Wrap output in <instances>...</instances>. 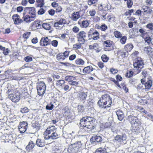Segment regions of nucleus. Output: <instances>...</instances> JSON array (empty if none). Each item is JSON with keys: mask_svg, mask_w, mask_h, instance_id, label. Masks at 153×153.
Instances as JSON below:
<instances>
[{"mask_svg": "<svg viewBox=\"0 0 153 153\" xmlns=\"http://www.w3.org/2000/svg\"><path fill=\"white\" fill-rule=\"evenodd\" d=\"M95 122V119L94 118L91 117H85L81 119L79 124L85 130L88 129L92 130L95 128L94 125Z\"/></svg>", "mask_w": 153, "mask_h": 153, "instance_id": "1", "label": "nucleus"}, {"mask_svg": "<svg viewBox=\"0 0 153 153\" xmlns=\"http://www.w3.org/2000/svg\"><path fill=\"white\" fill-rule=\"evenodd\" d=\"M98 103L100 107L105 108L109 107L112 103L111 98L108 94L103 95L98 101Z\"/></svg>", "mask_w": 153, "mask_h": 153, "instance_id": "2", "label": "nucleus"}, {"mask_svg": "<svg viewBox=\"0 0 153 153\" xmlns=\"http://www.w3.org/2000/svg\"><path fill=\"white\" fill-rule=\"evenodd\" d=\"M128 120L131 125V130L134 132L138 131L139 130L140 125L137 117L134 116H128Z\"/></svg>", "mask_w": 153, "mask_h": 153, "instance_id": "3", "label": "nucleus"}, {"mask_svg": "<svg viewBox=\"0 0 153 153\" xmlns=\"http://www.w3.org/2000/svg\"><path fill=\"white\" fill-rule=\"evenodd\" d=\"M133 65L134 70L136 74H138L141 71V69L143 68V61L140 58H138L134 60Z\"/></svg>", "mask_w": 153, "mask_h": 153, "instance_id": "4", "label": "nucleus"}, {"mask_svg": "<svg viewBox=\"0 0 153 153\" xmlns=\"http://www.w3.org/2000/svg\"><path fill=\"white\" fill-rule=\"evenodd\" d=\"M82 143L81 141H78L74 143H71L67 149H65V153H75L79 151V149L81 147Z\"/></svg>", "mask_w": 153, "mask_h": 153, "instance_id": "5", "label": "nucleus"}, {"mask_svg": "<svg viewBox=\"0 0 153 153\" xmlns=\"http://www.w3.org/2000/svg\"><path fill=\"white\" fill-rule=\"evenodd\" d=\"M127 136L125 134H122V135H117L114 137L113 140L114 143L116 144L118 146H120L121 144H125L126 143Z\"/></svg>", "mask_w": 153, "mask_h": 153, "instance_id": "6", "label": "nucleus"}, {"mask_svg": "<svg viewBox=\"0 0 153 153\" xmlns=\"http://www.w3.org/2000/svg\"><path fill=\"white\" fill-rule=\"evenodd\" d=\"M46 86L43 82H39L37 84V89L38 94L42 96L44 94L46 90Z\"/></svg>", "mask_w": 153, "mask_h": 153, "instance_id": "7", "label": "nucleus"}, {"mask_svg": "<svg viewBox=\"0 0 153 153\" xmlns=\"http://www.w3.org/2000/svg\"><path fill=\"white\" fill-rule=\"evenodd\" d=\"M27 123L26 121H23L20 123L18 128L20 133H23L26 131L27 128Z\"/></svg>", "mask_w": 153, "mask_h": 153, "instance_id": "8", "label": "nucleus"}, {"mask_svg": "<svg viewBox=\"0 0 153 153\" xmlns=\"http://www.w3.org/2000/svg\"><path fill=\"white\" fill-rule=\"evenodd\" d=\"M24 11L28 12L31 14V17L33 19H35L36 17V10L34 7H26L25 8Z\"/></svg>", "mask_w": 153, "mask_h": 153, "instance_id": "9", "label": "nucleus"}, {"mask_svg": "<svg viewBox=\"0 0 153 153\" xmlns=\"http://www.w3.org/2000/svg\"><path fill=\"white\" fill-rule=\"evenodd\" d=\"M59 136L58 131L56 130L50 135H45L44 138L45 140H54L58 138Z\"/></svg>", "mask_w": 153, "mask_h": 153, "instance_id": "10", "label": "nucleus"}, {"mask_svg": "<svg viewBox=\"0 0 153 153\" xmlns=\"http://www.w3.org/2000/svg\"><path fill=\"white\" fill-rule=\"evenodd\" d=\"M104 47V50L105 51H109L112 50L111 42L110 40H106L103 42Z\"/></svg>", "mask_w": 153, "mask_h": 153, "instance_id": "11", "label": "nucleus"}, {"mask_svg": "<svg viewBox=\"0 0 153 153\" xmlns=\"http://www.w3.org/2000/svg\"><path fill=\"white\" fill-rule=\"evenodd\" d=\"M51 40L48 37H42L40 42V45L42 46H46L50 44Z\"/></svg>", "mask_w": 153, "mask_h": 153, "instance_id": "12", "label": "nucleus"}, {"mask_svg": "<svg viewBox=\"0 0 153 153\" xmlns=\"http://www.w3.org/2000/svg\"><path fill=\"white\" fill-rule=\"evenodd\" d=\"M8 97L13 102H17L20 99V96L19 95L14 94H10Z\"/></svg>", "mask_w": 153, "mask_h": 153, "instance_id": "13", "label": "nucleus"}, {"mask_svg": "<svg viewBox=\"0 0 153 153\" xmlns=\"http://www.w3.org/2000/svg\"><path fill=\"white\" fill-rule=\"evenodd\" d=\"M25 12L23 13V16L22 18L23 20V22L25 21L27 23H30L31 22L34 20L35 19H33L31 17V16H30L29 15H25Z\"/></svg>", "mask_w": 153, "mask_h": 153, "instance_id": "14", "label": "nucleus"}, {"mask_svg": "<svg viewBox=\"0 0 153 153\" xmlns=\"http://www.w3.org/2000/svg\"><path fill=\"white\" fill-rule=\"evenodd\" d=\"M56 130V128L54 126H49L46 129L45 132V135L51 134Z\"/></svg>", "mask_w": 153, "mask_h": 153, "instance_id": "15", "label": "nucleus"}, {"mask_svg": "<svg viewBox=\"0 0 153 153\" xmlns=\"http://www.w3.org/2000/svg\"><path fill=\"white\" fill-rule=\"evenodd\" d=\"M102 140L101 137L100 136L95 135L93 136L90 139V141L91 142H99L101 141Z\"/></svg>", "mask_w": 153, "mask_h": 153, "instance_id": "16", "label": "nucleus"}, {"mask_svg": "<svg viewBox=\"0 0 153 153\" xmlns=\"http://www.w3.org/2000/svg\"><path fill=\"white\" fill-rule=\"evenodd\" d=\"M118 119L120 120H122L124 117V115L123 112L120 110H118L116 112Z\"/></svg>", "mask_w": 153, "mask_h": 153, "instance_id": "17", "label": "nucleus"}, {"mask_svg": "<svg viewBox=\"0 0 153 153\" xmlns=\"http://www.w3.org/2000/svg\"><path fill=\"white\" fill-rule=\"evenodd\" d=\"M78 97L81 100L84 102L87 97V92H80L78 94Z\"/></svg>", "mask_w": 153, "mask_h": 153, "instance_id": "18", "label": "nucleus"}, {"mask_svg": "<svg viewBox=\"0 0 153 153\" xmlns=\"http://www.w3.org/2000/svg\"><path fill=\"white\" fill-rule=\"evenodd\" d=\"M152 80H149L148 78L147 79V80L145 84V88L147 89V91H149L150 88L152 87Z\"/></svg>", "mask_w": 153, "mask_h": 153, "instance_id": "19", "label": "nucleus"}, {"mask_svg": "<svg viewBox=\"0 0 153 153\" xmlns=\"http://www.w3.org/2000/svg\"><path fill=\"white\" fill-rule=\"evenodd\" d=\"M93 70V68L91 66H88L85 68L83 70V72L84 74H89Z\"/></svg>", "mask_w": 153, "mask_h": 153, "instance_id": "20", "label": "nucleus"}, {"mask_svg": "<svg viewBox=\"0 0 153 153\" xmlns=\"http://www.w3.org/2000/svg\"><path fill=\"white\" fill-rule=\"evenodd\" d=\"M109 152L105 148L100 147L96 150L94 153H108Z\"/></svg>", "mask_w": 153, "mask_h": 153, "instance_id": "21", "label": "nucleus"}, {"mask_svg": "<svg viewBox=\"0 0 153 153\" xmlns=\"http://www.w3.org/2000/svg\"><path fill=\"white\" fill-rule=\"evenodd\" d=\"M117 54L122 57H124L128 55L127 51H124L123 50H119L117 52Z\"/></svg>", "mask_w": 153, "mask_h": 153, "instance_id": "22", "label": "nucleus"}, {"mask_svg": "<svg viewBox=\"0 0 153 153\" xmlns=\"http://www.w3.org/2000/svg\"><path fill=\"white\" fill-rule=\"evenodd\" d=\"M80 18V16L79 12H76L73 13L71 18L73 20L76 21Z\"/></svg>", "mask_w": 153, "mask_h": 153, "instance_id": "23", "label": "nucleus"}, {"mask_svg": "<svg viewBox=\"0 0 153 153\" xmlns=\"http://www.w3.org/2000/svg\"><path fill=\"white\" fill-rule=\"evenodd\" d=\"M133 48V45L131 43L127 44L125 45L124 47L125 51H127L128 53V51H130Z\"/></svg>", "mask_w": 153, "mask_h": 153, "instance_id": "24", "label": "nucleus"}, {"mask_svg": "<svg viewBox=\"0 0 153 153\" xmlns=\"http://www.w3.org/2000/svg\"><path fill=\"white\" fill-rule=\"evenodd\" d=\"M35 145L34 143L32 141H30L26 147V149L27 151H30V150L32 149L34 147Z\"/></svg>", "mask_w": 153, "mask_h": 153, "instance_id": "25", "label": "nucleus"}, {"mask_svg": "<svg viewBox=\"0 0 153 153\" xmlns=\"http://www.w3.org/2000/svg\"><path fill=\"white\" fill-rule=\"evenodd\" d=\"M144 39L146 45H150L151 44H152V39L149 36H147L144 38Z\"/></svg>", "mask_w": 153, "mask_h": 153, "instance_id": "26", "label": "nucleus"}, {"mask_svg": "<svg viewBox=\"0 0 153 153\" xmlns=\"http://www.w3.org/2000/svg\"><path fill=\"white\" fill-rule=\"evenodd\" d=\"M0 50L3 51V53L5 55H7L10 51L8 48H5V47H3L1 45H0Z\"/></svg>", "mask_w": 153, "mask_h": 153, "instance_id": "27", "label": "nucleus"}, {"mask_svg": "<svg viewBox=\"0 0 153 153\" xmlns=\"http://www.w3.org/2000/svg\"><path fill=\"white\" fill-rule=\"evenodd\" d=\"M89 25V23L88 20H86L82 21V24L80 25L81 27L82 28H86Z\"/></svg>", "mask_w": 153, "mask_h": 153, "instance_id": "28", "label": "nucleus"}, {"mask_svg": "<svg viewBox=\"0 0 153 153\" xmlns=\"http://www.w3.org/2000/svg\"><path fill=\"white\" fill-rule=\"evenodd\" d=\"M56 58L58 60L62 61L65 60V57H64L63 54L62 53H60L56 55Z\"/></svg>", "mask_w": 153, "mask_h": 153, "instance_id": "29", "label": "nucleus"}, {"mask_svg": "<svg viewBox=\"0 0 153 153\" xmlns=\"http://www.w3.org/2000/svg\"><path fill=\"white\" fill-rule=\"evenodd\" d=\"M99 33L97 31H95L93 33L90 37L92 38L94 40H97L99 38Z\"/></svg>", "mask_w": 153, "mask_h": 153, "instance_id": "30", "label": "nucleus"}, {"mask_svg": "<svg viewBox=\"0 0 153 153\" xmlns=\"http://www.w3.org/2000/svg\"><path fill=\"white\" fill-rule=\"evenodd\" d=\"M36 145L40 147H42L45 146V143L42 141V140L39 139H38L36 141Z\"/></svg>", "mask_w": 153, "mask_h": 153, "instance_id": "31", "label": "nucleus"}, {"mask_svg": "<svg viewBox=\"0 0 153 153\" xmlns=\"http://www.w3.org/2000/svg\"><path fill=\"white\" fill-rule=\"evenodd\" d=\"M86 33L85 32L81 31L77 34V37H79L80 38H85L86 37Z\"/></svg>", "mask_w": 153, "mask_h": 153, "instance_id": "32", "label": "nucleus"}, {"mask_svg": "<svg viewBox=\"0 0 153 153\" xmlns=\"http://www.w3.org/2000/svg\"><path fill=\"white\" fill-rule=\"evenodd\" d=\"M76 63L79 65H83L85 63V62L81 58L77 59L75 61Z\"/></svg>", "mask_w": 153, "mask_h": 153, "instance_id": "33", "label": "nucleus"}, {"mask_svg": "<svg viewBox=\"0 0 153 153\" xmlns=\"http://www.w3.org/2000/svg\"><path fill=\"white\" fill-rule=\"evenodd\" d=\"M75 77L72 76H67L65 77V80L68 82L69 83L71 81L74 80Z\"/></svg>", "mask_w": 153, "mask_h": 153, "instance_id": "34", "label": "nucleus"}, {"mask_svg": "<svg viewBox=\"0 0 153 153\" xmlns=\"http://www.w3.org/2000/svg\"><path fill=\"white\" fill-rule=\"evenodd\" d=\"M42 26L45 29L47 30H49L51 29L50 25L47 23H43Z\"/></svg>", "mask_w": 153, "mask_h": 153, "instance_id": "35", "label": "nucleus"}, {"mask_svg": "<svg viewBox=\"0 0 153 153\" xmlns=\"http://www.w3.org/2000/svg\"><path fill=\"white\" fill-rule=\"evenodd\" d=\"M36 1L39 3L37 5L38 7H42L45 4L44 0H36Z\"/></svg>", "mask_w": 153, "mask_h": 153, "instance_id": "36", "label": "nucleus"}, {"mask_svg": "<svg viewBox=\"0 0 153 153\" xmlns=\"http://www.w3.org/2000/svg\"><path fill=\"white\" fill-rule=\"evenodd\" d=\"M114 36L117 38H120L122 36L121 33L118 31H115L114 32Z\"/></svg>", "mask_w": 153, "mask_h": 153, "instance_id": "37", "label": "nucleus"}, {"mask_svg": "<svg viewBox=\"0 0 153 153\" xmlns=\"http://www.w3.org/2000/svg\"><path fill=\"white\" fill-rule=\"evenodd\" d=\"M14 20L15 24L16 25H19L23 22V19H20V18L15 19Z\"/></svg>", "mask_w": 153, "mask_h": 153, "instance_id": "38", "label": "nucleus"}, {"mask_svg": "<svg viewBox=\"0 0 153 153\" xmlns=\"http://www.w3.org/2000/svg\"><path fill=\"white\" fill-rule=\"evenodd\" d=\"M65 83V82L63 80H58L56 83L57 85L59 86L62 87L64 84Z\"/></svg>", "mask_w": 153, "mask_h": 153, "instance_id": "39", "label": "nucleus"}, {"mask_svg": "<svg viewBox=\"0 0 153 153\" xmlns=\"http://www.w3.org/2000/svg\"><path fill=\"white\" fill-rule=\"evenodd\" d=\"M97 28H100L101 30L105 31L107 29V26L103 24L101 26L98 25Z\"/></svg>", "mask_w": 153, "mask_h": 153, "instance_id": "40", "label": "nucleus"}, {"mask_svg": "<svg viewBox=\"0 0 153 153\" xmlns=\"http://www.w3.org/2000/svg\"><path fill=\"white\" fill-rule=\"evenodd\" d=\"M127 40V37L126 36H122L120 39V42L122 44H124Z\"/></svg>", "mask_w": 153, "mask_h": 153, "instance_id": "41", "label": "nucleus"}, {"mask_svg": "<svg viewBox=\"0 0 153 153\" xmlns=\"http://www.w3.org/2000/svg\"><path fill=\"white\" fill-rule=\"evenodd\" d=\"M101 59L104 62H106L108 60L109 58L105 54L101 56Z\"/></svg>", "mask_w": 153, "mask_h": 153, "instance_id": "42", "label": "nucleus"}, {"mask_svg": "<svg viewBox=\"0 0 153 153\" xmlns=\"http://www.w3.org/2000/svg\"><path fill=\"white\" fill-rule=\"evenodd\" d=\"M53 106L54 105L51 103L46 106V109L49 110H52L53 108Z\"/></svg>", "mask_w": 153, "mask_h": 153, "instance_id": "43", "label": "nucleus"}, {"mask_svg": "<svg viewBox=\"0 0 153 153\" xmlns=\"http://www.w3.org/2000/svg\"><path fill=\"white\" fill-rule=\"evenodd\" d=\"M140 101L142 103V105L149 104V102L147 99H143L140 100Z\"/></svg>", "mask_w": 153, "mask_h": 153, "instance_id": "44", "label": "nucleus"}, {"mask_svg": "<svg viewBox=\"0 0 153 153\" xmlns=\"http://www.w3.org/2000/svg\"><path fill=\"white\" fill-rule=\"evenodd\" d=\"M83 106L82 105H78V112L81 113L83 111Z\"/></svg>", "mask_w": 153, "mask_h": 153, "instance_id": "45", "label": "nucleus"}, {"mask_svg": "<svg viewBox=\"0 0 153 153\" xmlns=\"http://www.w3.org/2000/svg\"><path fill=\"white\" fill-rule=\"evenodd\" d=\"M29 111V109L26 107L22 108L21 110V112L22 113H27Z\"/></svg>", "mask_w": 153, "mask_h": 153, "instance_id": "46", "label": "nucleus"}, {"mask_svg": "<svg viewBox=\"0 0 153 153\" xmlns=\"http://www.w3.org/2000/svg\"><path fill=\"white\" fill-rule=\"evenodd\" d=\"M146 27L150 30H153V23L148 24L146 25Z\"/></svg>", "mask_w": 153, "mask_h": 153, "instance_id": "47", "label": "nucleus"}, {"mask_svg": "<svg viewBox=\"0 0 153 153\" xmlns=\"http://www.w3.org/2000/svg\"><path fill=\"white\" fill-rule=\"evenodd\" d=\"M58 22L59 23V25H61L66 23V20L63 19H60Z\"/></svg>", "mask_w": 153, "mask_h": 153, "instance_id": "48", "label": "nucleus"}, {"mask_svg": "<svg viewBox=\"0 0 153 153\" xmlns=\"http://www.w3.org/2000/svg\"><path fill=\"white\" fill-rule=\"evenodd\" d=\"M146 99H147L149 102V103H150L151 104H153V98L147 96H146Z\"/></svg>", "mask_w": 153, "mask_h": 153, "instance_id": "49", "label": "nucleus"}, {"mask_svg": "<svg viewBox=\"0 0 153 153\" xmlns=\"http://www.w3.org/2000/svg\"><path fill=\"white\" fill-rule=\"evenodd\" d=\"M24 59L26 62H30L32 61V58L31 57L27 56L24 58Z\"/></svg>", "mask_w": 153, "mask_h": 153, "instance_id": "50", "label": "nucleus"}, {"mask_svg": "<svg viewBox=\"0 0 153 153\" xmlns=\"http://www.w3.org/2000/svg\"><path fill=\"white\" fill-rule=\"evenodd\" d=\"M77 39H78V41L80 43V44H84L85 42V38H80L79 37H77Z\"/></svg>", "mask_w": 153, "mask_h": 153, "instance_id": "51", "label": "nucleus"}, {"mask_svg": "<svg viewBox=\"0 0 153 153\" xmlns=\"http://www.w3.org/2000/svg\"><path fill=\"white\" fill-rule=\"evenodd\" d=\"M79 30V27L76 26H74L72 29L73 31L75 33H78Z\"/></svg>", "mask_w": 153, "mask_h": 153, "instance_id": "52", "label": "nucleus"}, {"mask_svg": "<svg viewBox=\"0 0 153 153\" xmlns=\"http://www.w3.org/2000/svg\"><path fill=\"white\" fill-rule=\"evenodd\" d=\"M30 33V32H27L23 34V36L24 38L27 39L29 36Z\"/></svg>", "mask_w": 153, "mask_h": 153, "instance_id": "53", "label": "nucleus"}, {"mask_svg": "<svg viewBox=\"0 0 153 153\" xmlns=\"http://www.w3.org/2000/svg\"><path fill=\"white\" fill-rule=\"evenodd\" d=\"M58 44V42L56 40L52 41L51 42L52 45L55 47H56L57 46Z\"/></svg>", "mask_w": 153, "mask_h": 153, "instance_id": "54", "label": "nucleus"}, {"mask_svg": "<svg viewBox=\"0 0 153 153\" xmlns=\"http://www.w3.org/2000/svg\"><path fill=\"white\" fill-rule=\"evenodd\" d=\"M133 4V2L131 0H128L127 2V5L128 7V8H130L131 7Z\"/></svg>", "mask_w": 153, "mask_h": 153, "instance_id": "55", "label": "nucleus"}, {"mask_svg": "<svg viewBox=\"0 0 153 153\" xmlns=\"http://www.w3.org/2000/svg\"><path fill=\"white\" fill-rule=\"evenodd\" d=\"M136 87L137 89L139 90L143 89V85L141 84H139L137 86H136Z\"/></svg>", "mask_w": 153, "mask_h": 153, "instance_id": "56", "label": "nucleus"}, {"mask_svg": "<svg viewBox=\"0 0 153 153\" xmlns=\"http://www.w3.org/2000/svg\"><path fill=\"white\" fill-rule=\"evenodd\" d=\"M90 15L91 16H94L96 12L95 10L93 9L89 11V12Z\"/></svg>", "mask_w": 153, "mask_h": 153, "instance_id": "57", "label": "nucleus"}, {"mask_svg": "<svg viewBox=\"0 0 153 153\" xmlns=\"http://www.w3.org/2000/svg\"><path fill=\"white\" fill-rule=\"evenodd\" d=\"M94 29L92 28H91L88 32V37H90V36L93 34V33L94 32Z\"/></svg>", "mask_w": 153, "mask_h": 153, "instance_id": "58", "label": "nucleus"}, {"mask_svg": "<svg viewBox=\"0 0 153 153\" xmlns=\"http://www.w3.org/2000/svg\"><path fill=\"white\" fill-rule=\"evenodd\" d=\"M45 12V10L41 8L38 12V13L39 15H42Z\"/></svg>", "mask_w": 153, "mask_h": 153, "instance_id": "59", "label": "nucleus"}, {"mask_svg": "<svg viewBox=\"0 0 153 153\" xmlns=\"http://www.w3.org/2000/svg\"><path fill=\"white\" fill-rule=\"evenodd\" d=\"M70 51H65L63 54L64 57H65V58L67 57L69 54Z\"/></svg>", "mask_w": 153, "mask_h": 153, "instance_id": "60", "label": "nucleus"}, {"mask_svg": "<svg viewBox=\"0 0 153 153\" xmlns=\"http://www.w3.org/2000/svg\"><path fill=\"white\" fill-rule=\"evenodd\" d=\"M69 84L70 85H72L76 86L78 85V82H77L73 81V80H72L69 83Z\"/></svg>", "mask_w": 153, "mask_h": 153, "instance_id": "61", "label": "nucleus"}, {"mask_svg": "<svg viewBox=\"0 0 153 153\" xmlns=\"http://www.w3.org/2000/svg\"><path fill=\"white\" fill-rule=\"evenodd\" d=\"M48 12L49 15L51 16H53L55 14V11L54 10L51 9L48 11Z\"/></svg>", "mask_w": 153, "mask_h": 153, "instance_id": "62", "label": "nucleus"}, {"mask_svg": "<svg viewBox=\"0 0 153 153\" xmlns=\"http://www.w3.org/2000/svg\"><path fill=\"white\" fill-rule=\"evenodd\" d=\"M141 74L143 76V77L145 78L147 75V72L146 71L144 70L142 71Z\"/></svg>", "mask_w": 153, "mask_h": 153, "instance_id": "63", "label": "nucleus"}, {"mask_svg": "<svg viewBox=\"0 0 153 153\" xmlns=\"http://www.w3.org/2000/svg\"><path fill=\"white\" fill-rule=\"evenodd\" d=\"M97 65L98 67L100 68H102L104 67V64L101 62H99Z\"/></svg>", "mask_w": 153, "mask_h": 153, "instance_id": "64", "label": "nucleus"}]
</instances>
